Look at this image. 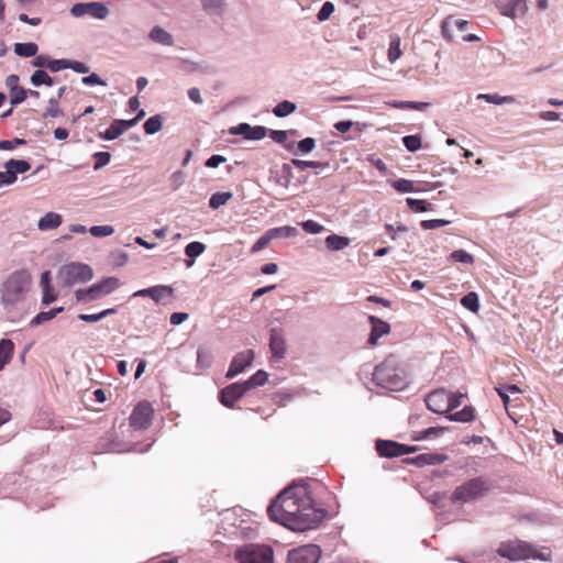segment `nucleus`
Returning a JSON list of instances; mask_svg holds the SVG:
<instances>
[{
	"label": "nucleus",
	"mask_w": 563,
	"mask_h": 563,
	"mask_svg": "<svg viewBox=\"0 0 563 563\" xmlns=\"http://www.w3.org/2000/svg\"><path fill=\"white\" fill-rule=\"evenodd\" d=\"M478 99H484L489 103L504 104L515 102V98L511 96H499L498 93H482Z\"/></svg>",
	"instance_id": "nucleus-35"
},
{
	"label": "nucleus",
	"mask_w": 563,
	"mask_h": 563,
	"mask_svg": "<svg viewBox=\"0 0 563 563\" xmlns=\"http://www.w3.org/2000/svg\"><path fill=\"white\" fill-rule=\"evenodd\" d=\"M321 550L317 544H306L288 552V563H318Z\"/></svg>",
	"instance_id": "nucleus-9"
},
{
	"label": "nucleus",
	"mask_w": 563,
	"mask_h": 563,
	"mask_svg": "<svg viewBox=\"0 0 563 563\" xmlns=\"http://www.w3.org/2000/svg\"><path fill=\"white\" fill-rule=\"evenodd\" d=\"M37 51V44L32 42L14 44V53L20 57H33L36 55Z\"/></svg>",
	"instance_id": "nucleus-27"
},
{
	"label": "nucleus",
	"mask_w": 563,
	"mask_h": 563,
	"mask_svg": "<svg viewBox=\"0 0 563 563\" xmlns=\"http://www.w3.org/2000/svg\"><path fill=\"white\" fill-rule=\"evenodd\" d=\"M499 12L509 18L523 15L528 9L527 0H495Z\"/></svg>",
	"instance_id": "nucleus-14"
},
{
	"label": "nucleus",
	"mask_w": 563,
	"mask_h": 563,
	"mask_svg": "<svg viewBox=\"0 0 563 563\" xmlns=\"http://www.w3.org/2000/svg\"><path fill=\"white\" fill-rule=\"evenodd\" d=\"M70 13L76 18L87 14L95 19L104 20L109 15V9L102 2H79L71 7Z\"/></svg>",
	"instance_id": "nucleus-12"
},
{
	"label": "nucleus",
	"mask_w": 563,
	"mask_h": 563,
	"mask_svg": "<svg viewBox=\"0 0 563 563\" xmlns=\"http://www.w3.org/2000/svg\"><path fill=\"white\" fill-rule=\"evenodd\" d=\"M225 161L227 158L222 155H212L206 161L205 165L210 168H216Z\"/></svg>",
	"instance_id": "nucleus-64"
},
{
	"label": "nucleus",
	"mask_w": 563,
	"mask_h": 563,
	"mask_svg": "<svg viewBox=\"0 0 563 563\" xmlns=\"http://www.w3.org/2000/svg\"><path fill=\"white\" fill-rule=\"evenodd\" d=\"M450 260L453 262L473 264L474 256L464 250H456L450 254Z\"/></svg>",
	"instance_id": "nucleus-44"
},
{
	"label": "nucleus",
	"mask_w": 563,
	"mask_h": 563,
	"mask_svg": "<svg viewBox=\"0 0 563 563\" xmlns=\"http://www.w3.org/2000/svg\"><path fill=\"white\" fill-rule=\"evenodd\" d=\"M153 412L154 410L150 402H139L130 416V426L134 430L147 429L152 422Z\"/></svg>",
	"instance_id": "nucleus-11"
},
{
	"label": "nucleus",
	"mask_w": 563,
	"mask_h": 563,
	"mask_svg": "<svg viewBox=\"0 0 563 563\" xmlns=\"http://www.w3.org/2000/svg\"><path fill=\"white\" fill-rule=\"evenodd\" d=\"M31 82L36 87L41 85H46L51 87L54 85L53 78L45 70L42 69L35 70L33 73V75L31 76Z\"/></svg>",
	"instance_id": "nucleus-33"
},
{
	"label": "nucleus",
	"mask_w": 563,
	"mask_h": 563,
	"mask_svg": "<svg viewBox=\"0 0 563 563\" xmlns=\"http://www.w3.org/2000/svg\"><path fill=\"white\" fill-rule=\"evenodd\" d=\"M393 187L399 192H412L415 191L413 181L408 179H397L393 183Z\"/></svg>",
	"instance_id": "nucleus-50"
},
{
	"label": "nucleus",
	"mask_w": 563,
	"mask_h": 563,
	"mask_svg": "<svg viewBox=\"0 0 563 563\" xmlns=\"http://www.w3.org/2000/svg\"><path fill=\"white\" fill-rule=\"evenodd\" d=\"M231 134H242L246 140H262L266 136V128L256 125L251 126L247 123H240L230 129Z\"/></svg>",
	"instance_id": "nucleus-17"
},
{
	"label": "nucleus",
	"mask_w": 563,
	"mask_h": 563,
	"mask_svg": "<svg viewBox=\"0 0 563 563\" xmlns=\"http://www.w3.org/2000/svg\"><path fill=\"white\" fill-rule=\"evenodd\" d=\"M268 232L273 239L289 238V236H294L297 234V229L294 227L285 225V227L269 229Z\"/></svg>",
	"instance_id": "nucleus-40"
},
{
	"label": "nucleus",
	"mask_w": 563,
	"mask_h": 563,
	"mask_svg": "<svg viewBox=\"0 0 563 563\" xmlns=\"http://www.w3.org/2000/svg\"><path fill=\"white\" fill-rule=\"evenodd\" d=\"M59 115H62V111L59 109L58 100L51 98L43 118H57Z\"/></svg>",
	"instance_id": "nucleus-46"
},
{
	"label": "nucleus",
	"mask_w": 563,
	"mask_h": 563,
	"mask_svg": "<svg viewBox=\"0 0 563 563\" xmlns=\"http://www.w3.org/2000/svg\"><path fill=\"white\" fill-rule=\"evenodd\" d=\"M490 489V482L482 476L471 478L457 486L452 495L453 504H467L483 497Z\"/></svg>",
	"instance_id": "nucleus-5"
},
{
	"label": "nucleus",
	"mask_w": 563,
	"mask_h": 563,
	"mask_svg": "<svg viewBox=\"0 0 563 563\" xmlns=\"http://www.w3.org/2000/svg\"><path fill=\"white\" fill-rule=\"evenodd\" d=\"M9 93H10V102H11L12 107L22 103L27 97V90H25L22 87H19L16 89L10 91Z\"/></svg>",
	"instance_id": "nucleus-47"
},
{
	"label": "nucleus",
	"mask_w": 563,
	"mask_h": 563,
	"mask_svg": "<svg viewBox=\"0 0 563 563\" xmlns=\"http://www.w3.org/2000/svg\"><path fill=\"white\" fill-rule=\"evenodd\" d=\"M426 405L429 410H431L434 413H449L450 412V406L449 404V393L444 389H437L431 391L426 397Z\"/></svg>",
	"instance_id": "nucleus-13"
},
{
	"label": "nucleus",
	"mask_w": 563,
	"mask_h": 563,
	"mask_svg": "<svg viewBox=\"0 0 563 563\" xmlns=\"http://www.w3.org/2000/svg\"><path fill=\"white\" fill-rule=\"evenodd\" d=\"M302 229L308 233L318 234L323 230V225L313 220H308L302 223Z\"/></svg>",
	"instance_id": "nucleus-57"
},
{
	"label": "nucleus",
	"mask_w": 563,
	"mask_h": 563,
	"mask_svg": "<svg viewBox=\"0 0 563 563\" xmlns=\"http://www.w3.org/2000/svg\"><path fill=\"white\" fill-rule=\"evenodd\" d=\"M389 107L401 110H419L422 111L429 107L428 102L416 101H391L387 103Z\"/></svg>",
	"instance_id": "nucleus-28"
},
{
	"label": "nucleus",
	"mask_w": 563,
	"mask_h": 563,
	"mask_svg": "<svg viewBox=\"0 0 563 563\" xmlns=\"http://www.w3.org/2000/svg\"><path fill=\"white\" fill-rule=\"evenodd\" d=\"M115 313V309H106L96 314H79V319L87 322H97L101 320L103 317Z\"/></svg>",
	"instance_id": "nucleus-52"
},
{
	"label": "nucleus",
	"mask_w": 563,
	"mask_h": 563,
	"mask_svg": "<svg viewBox=\"0 0 563 563\" xmlns=\"http://www.w3.org/2000/svg\"><path fill=\"white\" fill-rule=\"evenodd\" d=\"M269 346H271L272 352H275V353L285 351L284 340H283L282 335L276 330H272Z\"/></svg>",
	"instance_id": "nucleus-43"
},
{
	"label": "nucleus",
	"mask_w": 563,
	"mask_h": 563,
	"mask_svg": "<svg viewBox=\"0 0 563 563\" xmlns=\"http://www.w3.org/2000/svg\"><path fill=\"white\" fill-rule=\"evenodd\" d=\"M324 243L330 251H341L350 245L351 240L346 236L330 234L325 238Z\"/></svg>",
	"instance_id": "nucleus-25"
},
{
	"label": "nucleus",
	"mask_w": 563,
	"mask_h": 563,
	"mask_svg": "<svg viewBox=\"0 0 563 563\" xmlns=\"http://www.w3.org/2000/svg\"><path fill=\"white\" fill-rule=\"evenodd\" d=\"M401 38L398 34H391L389 36V48L387 52V59L390 64L397 62L401 55L402 51L400 48Z\"/></svg>",
	"instance_id": "nucleus-23"
},
{
	"label": "nucleus",
	"mask_w": 563,
	"mask_h": 563,
	"mask_svg": "<svg viewBox=\"0 0 563 563\" xmlns=\"http://www.w3.org/2000/svg\"><path fill=\"white\" fill-rule=\"evenodd\" d=\"M400 448V443L391 440H377L375 443L378 455L383 457H397V452Z\"/></svg>",
	"instance_id": "nucleus-21"
},
{
	"label": "nucleus",
	"mask_w": 563,
	"mask_h": 563,
	"mask_svg": "<svg viewBox=\"0 0 563 563\" xmlns=\"http://www.w3.org/2000/svg\"><path fill=\"white\" fill-rule=\"evenodd\" d=\"M163 126V120L161 115H153L148 118L144 123V131L146 134H155Z\"/></svg>",
	"instance_id": "nucleus-37"
},
{
	"label": "nucleus",
	"mask_w": 563,
	"mask_h": 563,
	"mask_svg": "<svg viewBox=\"0 0 563 563\" xmlns=\"http://www.w3.org/2000/svg\"><path fill=\"white\" fill-rule=\"evenodd\" d=\"M446 459H448V456L445 454L428 452V453H421V454L408 460V462H410L411 464H413L418 467H423L427 465H439V464L445 462Z\"/></svg>",
	"instance_id": "nucleus-19"
},
{
	"label": "nucleus",
	"mask_w": 563,
	"mask_h": 563,
	"mask_svg": "<svg viewBox=\"0 0 563 563\" xmlns=\"http://www.w3.org/2000/svg\"><path fill=\"white\" fill-rule=\"evenodd\" d=\"M288 136L287 131L283 130H272L269 133V137L278 144H284L285 148L289 152H295V143H286Z\"/></svg>",
	"instance_id": "nucleus-32"
},
{
	"label": "nucleus",
	"mask_w": 563,
	"mask_h": 563,
	"mask_svg": "<svg viewBox=\"0 0 563 563\" xmlns=\"http://www.w3.org/2000/svg\"><path fill=\"white\" fill-rule=\"evenodd\" d=\"M273 240L269 232L266 231L264 235H262L251 247V253H257L265 249L269 242Z\"/></svg>",
	"instance_id": "nucleus-53"
},
{
	"label": "nucleus",
	"mask_w": 563,
	"mask_h": 563,
	"mask_svg": "<svg viewBox=\"0 0 563 563\" xmlns=\"http://www.w3.org/2000/svg\"><path fill=\"white\" fill-rule=\"evenodd\" d=\"M449 223L446 220L442 219H432V220H424L421 222V227L426 230H433L441 227H444Z\"/></svg>",
	"instance_id": "nucleus-58"
},
{
	"label": "nucleus",
	"mask_w": 563,
	"mask_h": 563,
	"mask_svg": "<svg viewBox=\"0 0 563 563\" xmlns=\"http://www.w3.org/2000/svg\"><path fill=\"white\" fill-rule=\"evenodd\" d=\"M47 68L51 71H58L60 69L68 68V60L67 59H49V62H47Z\"/></svg>",
	"instance_id": "nucleus-60"
},
{
	"label": "nucleus",
	"mask_w": 563,
	"mask_h": 563,
	"mask_svg": "<svg viewBox=\"0 0 563 563\" xmlns=\"http://www.w3.org/2000/svg\"><path fill=\"white\" fill-rule=\"evenodd\" d=\"M461 303L464 308L472 312H477L479 309L478 296L476 292H468L461 299Z\"/></svg>",
	"instance_id": "nucleus-39"
},
{
	"label": "nucleus",
	"mask_w": 563,
	"mask_h": 563,
	"mask_svg": "<svg viewBox=\"0 0 563 563\" xmlns=\"http://www.w3.org/2000/svg\"><path fill=\"white\" fill-rule=\"evenodd\" d=\"M148 36L153 42L159 43L162 45L172 46L174 44L172 34H169L161 26H154L151 30Z\"/></svg>",
	"instance_id": "nucleus-24"
},
{
	"label": "nucleus",
	"mask_w": 563,
	"mask_h": 563,
	"mask_svg": "<svg viewBox=\"0 0 563 563\" xmlns=\"http://www.w3.org/2000/svg\"><path fill=\"white\" fill-rule=\"evenodd\" d=\"M448 419L457 422H470L474 419V409L471 406H465L462 410L450 413Z\"/></svg>",
	"instance_id": "nucleus-29"
},
{
	"label": "nucleus",
	"mask_w": 563,
	"mask_h": 563,
	"mask_svg": "<svg viewBox=\"0 0 563 563\" xmlns=\"http://www.w3.org/2000/svg\"><path fill=\"white\" fill-rule=\"evenodd\" d=\"M497 553L507 558L510 561L518 560H540V561H550L551 560V551L548 548H542V550H538L532 544L521 541V540H511L507 542H503Z\"/></svg>",
	"instance_id": "nucleus-4"
},
{
	"label": "nucleus",
	"mask_w": 563,
	"mask_h": 563,
	"mask_svg": "<svg viewBox=\"0 0 563 563\" xmlns=\"http://www.w3.org/2000/svg\"><path fill=\"white\" fill-rule=\"evenodd\" d=\"M89 232L97 238L109 236L114 233V228L111 225H95L89 229Z\"/></svg>",
	"instance_id": "nucleus-51"
},
{
	"label": "nucleus",
	"mask_w": 563,
	"mask_h": 563,
	"mask_svg": "<svg viewBox=\"0 0 563 563\" xmlns=\"http://www.w3.org/2000/svg\"><path fill=\"white\" fill-rule=\"evenodd\" d=\"M4 172H0V187L12 185L18 179V174H24L30 170L31 165L24 159H9L4 164Z\"/></svg>",
	"instance_id": "nucleus-10"
},
{
	"label": "nucleus",
	"mask_w": 563,
	"mask_h": 563,
	"mask_svg": "<svg viewBox=\"0 0 563 563\" xmlns=\"http://www.w3.org/2000/svg\"><path fill=\"white\" fill-rule=\"evenodd\" d=\"M125 130L123 129V124L120 120H114L110 126L106 130L103 134V139L106 140H115L119 137Z\"/></svg>",
	"instance_id": "nucleus-38"
},
{
	"label": "nucleus",
	"mask_w": 563,
	"mask_h": 563,
	"mask_svg": "<svg viewBox=\"0 0 563 563\" xmlns=\"http://www.w3.org/2000/svg\"><path fill=\"white\" fill-rule=\"evenodd\" d=\"M268 375L264 371H257L253 376H251L247 380L243 382L247 391L253 388L263 386L267 382Z\"/></svg>",
	"instance_id": "nucleus-30"
},
{
	"label": "nucleus",
	"mask_w": 563,
	"mask_h": 563,
	"mask_svg": "<svg viewBox=\"0 0 563 563\" xmlns=\"http://www.w3.org/2000/svg\"><path fill=\"white\" fill-rule=\"evenodd\" d=\"M174 288L167 285H157L150 288L137 290L133 294V297H150L156 303L165 302L168 298L166 296L173 297Z\"/></svg>",
	"instance_id": "nucleus-16"
},
{
	"label": "nucleus",
	"mask_w": 563,
	"mask_h": 563,
	"mask_svg": "<svg viewBox=\"0 0 563 563\" xmlns=\"http://www.w3.org/2000/svg\"><path fill=\"white\" fill-rule=\"evenodd\" d=\"M95 157L97 158V162L95 164V169H98L104 165H107L110 162V154L107 152H98L96 153Z\"/></svg>",
	"instance_id": "nucleus-63"
},
{
	"label": "nucleus",
	"mask_w": 563,
	"mask_h": 563,
	"mask_svg": "<svg viewBox=\"0 0 563 563\" xmlns=\"http://www.w3.org/2000/svg\"><path fill=\"white\" fill-rule=\"evenodd\" d=\"M296 104L291 101L285 100L279 102L274 109L273 113L278 118H284L295 112Z\"/></svg>",
	"instance_id": "nucleus-34"
},
{
	"label": "nucleus",
	"mask_w": 563,
	"mask_h": 563,
	"mask_svg": "<svg viewBox=\"0 0 563 563\" xmlns=\"http://www.w3.org/2000/svg\"><path fill=\"white\" fill-rule=\"evenodd\" d=\"M369 322L372 324V332L368 338V342L371 344H375L380 336L389 332L390 325L387 322L374 316L369 317Z\"/></svg>",
	"instance_id": "nucleus-20"
},
{
	"label": "nucleus",
	"mask_w": 563,
	"mask_h": 563,
	"mask_svg": "<svg viewBox=\"0 0 563 563\" xmlns=\"http://www.w3.org/2000/svg\"><path fill=\"white\" fill-rule=\"evenodd\" d=\"M203 9L209 13H220L224 3V0H200Z\"/></svg>",
	"instance_id": "nucleus-48"
},
{
	"label": "nucleus",
	"mask_w": 563,
	"mask_h": 563,
	"mask_svg": "<svg viewBox=\"0 0 563 563\" xmlns=\"http://www.w3.org/2000/svg\"><path fill=\"white\" fill-rule=\"evenodd\" d=\"M247 393L244 383H233L220 391V400L223 406L232 408L234 402Z\"/></svg>",
	"instance_id": "nucleus-15"
},
{
	"label": "nucleus",
	"mask_w": 563,
	"mask_h": 563,
	"mask_svg": "<svg viewBox=\"0 0 563 563\" xmlns=\"http://www.w3.org/2000/svg\"><path fill=\"white\" fill-rule=\"evenodd\" d=\"M291 164H294L295 167L301 170H305L307 168H325L329 166L328 163H322L318 161H301L297 158H292Z\"/></svg>",
	"instance_id": "nucleus-41"
},
{
	"label": "nucleus",
	"mask_w": 563,
	"mask_h": 563,
	"mask_svg": "<svg viewBox=\"0 0 563 563\" xmlns=\"http://www.w3.org/2000/svg\"><path fill=\"white\" fill-rule=\"evenodd\" d=\"M334 12V4L330 1H325L319 10L317 18L319 21L328 20Z\"/></svg>",
	"instance_id": "nucleus-55"
},
{
	"label": "nucleus",
	"mask_w": 563,
	"mask_h": 563,
	"mask_svg": "<svg viewBox=\"0 0 563 563\" xmlns=\"http://www.w3.org/2000/svg\"><path fill=\"white\" fill-rule=\"evenodd\" d=\"M185 181V174L181 170L175 172L170 176V184L174 190L178 189Z\"/></svg>",
	"instance_id": "nucleus-61"
},
{
	"label": "nucleus",
	"mask_w": 563,
	"mask_h": 563,
	"mask_svg": "<svg viewBox=\"0 0 563 563\" xmlns=\"http://www.w3.org/2000/svg\"><path fill=\"white\" fill-rule=\"evenodd\" d=\"M254 360V354H236L228 369L227 377L233 378L249 367Z\"/></svg>",
	"instance_id": "nucleus-18"
},
{
	"label": "nucleus",
	"mask_w": 563,
	"mask_h": 563,
	"mask_svg": "<svg viewBox=\"0 0 563 563\" xmlns=\"http://www.w3.org/2000/svg\"><path fill=\"white\" fill-rule=\"evenodd\" d=\"M81 82L85 85H101L106 86L107 82L102 80L97 74L92 73L89 76L82 77Z\"/></svg>",
	"instance_id": "nucleus-62"
},
{
	"label": "nucleus",
	"mask_w": 563,
	"mask_h": 563,
	"mask_svg": "<svg viewBox=\"0 0 563 563\" xmlns=\"http://www.w3.org/2000/svg\"><path fill=\"white\" fill-rule=\"evenodd\" d=\"M292 167H295V166H294V164H291V162L290 163H285V164L282 165V167H280L282 175L277 179V183L280 186H283L285 188L289 187V185H290V183H291V180L294 178Z\"/></svg>",
	"instance_id": "nucleus-31"
},
{
	"label": "nucleus",
	"mask_w": 563,
	"mask_h": 563,
	"mask_svg": "<svg viewBox=\"0 0 563 563\" xmlns=\"http://www.w3.org/2000/svg\"><path fill=\"white\" fill-rule=\"evenodd\" d=\"M269 518L294 531L316 528L327 511L316 508L308 489L302 485H290L282 490L268 506Z\"/></svg>",
	"instance_id": "nucleus-1"
},
{
	"label": "nucleus",
	"mask_w": 563,
	"mask_h": 563,
	"mask_svg": "<svg viewBox=\"0 0 563 563\" xmlns=\"http://www.w3.org/2000/svg\"><path fill=\"white\" fill-rule=\"evenodd\" d=\"M25 144V140L15 137L13 140H2L0 141V150L1 151H11L14 150L19 145Z\"/></svg>",
	"instance_id": "nucleus-56"
},
{
	"label": "nucleus",
	"mask_w": 563,
	"mask_h": 563,
	"mask_svg": "<svg viewBox=\"0 0 563 563\" xmlns=\"http://www.w3.org/2000/svg\"><path fill=\"white\" fill-rule=\"evenodd\" d=\"M233 197L232 192H216L211 196L209 200V206L212 209H218L221 206L225 205Z\"/></svg>",
	"instance_id": "nucleus-36"
},
{
	"label": "nucleus",
	"mask_w": 563,
	"mask_h": 563,
	"mask_svg": "<svg viewBox=\"0 0 563 563\" xmlns=\"http://www.w3.org/2000/svg\"><path fill=\"white\" fill-rule=\"evenodd\" d=\"M206 250V245L201 242H190L185 247V254L190 257L191 260L186 262L187 267H190L194 265V258L201 255Z\"/></svg>",
	"instance_id": "nucleus-26"
},
{
	"label": "nucleus",
	"mask_w": 563,
	"mask_h": 563,
	"mask_svg": "<svg viewBox=\"0 0 563 563\" xmlns=\"http://www.w3.org/2000/svg\"><path fill=\"white\" fill-rule=\"evenodd\" d=\"M92 276V268L82 263H69L59 271V277L66 286L89 282Z\"/></svg>",
	"instance_id": "nucleus-8"
},
{
	"label": "nucleus",
	"mask_w": 563,
	"mask_h": 563,
	"mask_svg": "<svg viewBox=\"0 0 563 563\" xmlns=\"http://www.w3.org/2000/svg\"><path fill=\"white\" fill-rule=\"evenodd\" d=\"M32 277L26 269L15 271L8 276L0 289V301L4 306H15L24 300L31 289Z\"/></svg>",
	"instance_id": "nucleus-2"
},
{
	"label": "nucleus",
	"mask_w": 563,
	"mask_h": 563,
	"mask_svg": "<svg viewBox=\"0 0 563 563\" xmlns=\"http://www.w3.org/2000/svg\"><path fill=\"white\" fill-rule=\"evenodd\" d=\"M62 216L55 212H47L37 223L41 231H47L58 228L62 224Z\"/></svg>",
	"instance_id": "nucleus-22"
},
{
	"label": "nucleus",
	"mask_w": 563,
	"mask_h": 563,
	"mask_svg": "<svg viewBox=\"0 0 563 563\" xmlns=\"http://www.w3.org/2000/svg\"><path fill=\"white\" fill-rule=\"evenodd\" d=\"M235 560L239 563H273L274 553L269 545L246 544L235 551Z\"/></svg>",
	"instance_id": "nucleus-6"
},
{
	"label": "nucleus",
	"mask_w": 563,
	"mask_h": 563,
	"mask_svg": "<svg viewBox=\"0 0 563 563\" xmlns=\"http://www.w3.org/2000/svg\"><path fill=\"white\" fill-rule=\"evenodd\" d=\"M402 143L410 152H416L421 147V139L418 135H407L402 139Z\"/></svg>",
	"instance_id": "nucleus-49"
},
{
	"label": "nucleus",
	"mask_w": 563,
	"mask_h": 563,
	"mask_svg": "<svg viewBox=\"0 0 563 563\" xmlns=\"http://www.w3.org/2000/svg\"><path fill=\"white\" fill-rule=\"evenodd\" d=\"M406 202L408 207L415 212H426L430 207V203L421 199L407 198Z\"/></svg>",
	"instance_id": "nucleus-45"
},
{
	"label": "nucleus",
	"mask_w": 563,
	"mask_h": 563,
	"mask_svg": "<svg viewBox=\"0 0 563 563\" xmlns=\"http://www.w3.org/2000/svg\"><path fill=\"white\" fill-rule=\"evenodd\" d=\"M120 286L117 277H107L99 283L92 285L88 289H79L76 291V298L79 301H92L109 295Z\"/></svg>",
	"instance_id": "nucleus-7"
},
{
	"label": "nucleus",
	"mask_w": 563,
	"mask_h": 563,
	"mask_svg": "<svg viewBox=\"0 0 563 563\" xmlns=\"http://www.w3.org/2000/svg\"><path fill=\"white\" fill-rule=\"evenodd\" d=\"M373 380L377 386L390 390H401L407 385L406 373L397 366V361L393 354L375 367Z\"/></svg>",
	"instance_id": "nucleus-3"
},
{
	"label": "nucleus",
	"mask_w": 563,
	"mask_h": 563,
	"mask_svg": "<svg viewBox=\"0 0 563 563\" xmlns=\"http://www.w3.org/2000/svg\"><path fill=\"white\" fill-rule=\"evenodd\" d=\"M189 356H195L197 367L205 368L208 367L211 363V354H188Z\"/></svg>",
	"instance_id": "nucleus-59"
},
{
	"label": "nucleus",
	"mask_w": 563,
	"mask_h": 563,
	"mask_svg": "<svg viewBox=\"0 0 563 563\" xmlns=\"http://www.w3.org/2000/svg\"><path fill=\"white\" fill-rule=\"evenodd\" d=\"M63 311V307L59 308H53L49 311H42L40 312L32 321V324H41L46 321L52 320L57 313Z\"/></svg>",
	"instance_id": "nucleus-42"
},
{
	"label": "nucleus",
	"mask_w": 563,
	"mask_h": 563,
	"mask_svg": "<svg viewBox=\"0 0 563 563\" xmlns=\"http://www.w3.org/2000/svg\"><path fill=\"white\" fill-rule=\"evenodd\" d=\"M296 146L300 153L307 154L314 150L316 140L312 137H306V139L299 141Z\"/></svg>",
	"instance_id": "nucleus-54"
}]
</instances>
